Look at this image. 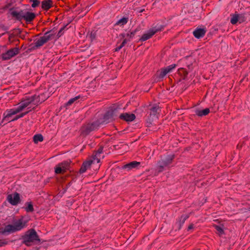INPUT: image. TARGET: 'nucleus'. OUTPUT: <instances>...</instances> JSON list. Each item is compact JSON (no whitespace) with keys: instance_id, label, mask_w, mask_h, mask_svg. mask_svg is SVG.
<instances>
[{"instance_id":"nucleus-1","label":"nucleus","mask_w":250,"mask_h":250,"mask_svg":"<svg viewBox=\"0 0 250 250\" xmlns=\"http://www.w3.org/2000/svg\"><path fill=\"white\" fill-rule=\"evenodd\" d=\"M34 101L33 96L21 101L17 108L7 110L4 113V118L6 119L10 117L12 115H15L23 110L26 108H27V111L29 112L32 109L34 108Z\"/></svg>"},{"instance_id":"nucleus-2","label":"nucleus","mask_w":250,"mask_h":250,"mask_svg":"<svg viewBox=\"0 0 250 250\" xmlns=\"http://www.w3.org/2000/svg\"><path fill=\"white\" fill-rule=\"evenodd\" d=\"M26 221L22 218L14 222L13 225H8L4 228H0V233L2 234H8L21 230L26 226Z\"/></svg>"},{"instance_id":"nucleus-3","label":"nucleus","mask_w":250,"mask_h":250,"mask_svg":"<svg viewBox=\"0 0 250 250\" xmlns=\"http://www.w3.org/2000/svg\"><path fill=\"white\" fill-rule=\"evenodd\" d=\"M22 240L23 243L27 246L32 245L35 241H40L39 236L33 229H31L26 232L23 236Z\"/></svg>"},{"instance_id":"nucleus-4","label":"nucleus","mask_w":250,"mask_h":250,"mask_svg":"<svg viewBox=\"0 0 250 250\" xmlns=\"http://www.w3.org/2000/svg\"><path fill=\"white\" fill-rule=\"evenodd\" d=\"M185 61L187 67L188 68V71L185 68H180L178 70V73L180 75H183L185 76L188 74V71H190L193 69V63H195L194 59L191 57H186L185 59Z\"/></svg>"},{"instance_id":"nucleus-5","label":"nucleus","mask_w":250,"mask_h":250,"mask_svg":"<svg viewBox=\"0 0 250 250\" xmlns=\"http://www.w3.org/2000/svg\"><path fill=\"white\" fill-rule=\"evenodd\" d=\"M53 36V34L51 31L46 32L42 37H41L35 42L34 48H38L42 46L51 40Z\"/></svg>"},{"instance_id":"nucleus-6","label":"nucleus","mask_w":250,"mask_h":250,"mask_svg":"<svg viewBox=\"0 0 250 250\" xmlns=\"http://www.w3.org/2000/svg\"><path fill=\"white\" fill-rule=\"evenodd\" d=\"M117 115L115 114V110H110L107 111L104 116L102 119H100L98 121H97L99 125L101 124H106L111 121H112L116 117H117Z\"/></svg>"},{"instance_id":"nucleus-7","label":"nucleus","mask_w":250,"mask_h":250,"mask_svg":"<svg viewBox=\"0 0 250 250\" xmlns=\"http://www.w3.org/2000/svg\"><path fill=\"white\" fill-rule=\"evenodd\" d=\"M173 159V156H168L167 158L162 159L158 163L157 168L159 172L162 171L165 167L168 166Z\"/></svg>"},{"instance_id":"nucleus-8","label":"nucleus","mask_w":250,"mask_h":250,"mask_svg":"<svg viewBox=\"0 0 250 250\" xmlns=\"http://www.w3.org/2000/svg\"><path fill=\"white\" fill-rule=\"evenodd\" d=\"M99 126V125L97 122L85 125L82 127L81 134L83 136H86L91 131L96 129Z\"/></svg>"},{"instance_id":"nucleus-9","label":"nucleus","mask_w":250,"mask_h":250,"mask_svg":"<svg viewBox=\"0 0 250 250\" xmlns=\"http://www.w3.org/2000/svg\"><path fill=\"white\" fill-rule=\"evenodd\" d=\"M162 28V26H160V27H155L149 29L146 33L143 35L141 38V40L142 41H146L147 40L150 38L155 33L159 31H161Z\"/></svg>"},{"instance_id":"nucleus-10","label":"nucleus","mask_w":250,"mask_h":250,"mask_svg":"<svg viewBox=\"0 0 250 250\" xmlns=\"http://www.w3.org/2000/svg\"><path fill=\"white\" fill-rule=\"evenodd\" d=\"M19 50L18 48H13L3 53L1 55L3 60H8L19 53Z\"/></svg>"},{"instance_id":"nucleus-11","label":"nucleus","mask_w":250,"mask_h":250,"mask_svg":"<svg viewBox=\"0 0 250 250\" xmlns=\"http://www.w3.org/2000/svg\"><path fill=\"white\" fill-rule=\"evenodd\" d=\"M92 161L93 159H91L88 161L84 162L80 170V173H84L90 166L95 168L97 170V169H96V167L97 164L96 163H93Z\"/></svg>"},{"instance_id":"nucleus-12","label":"nucleus","mask_w":250,"mask_h":250,"mask_svg":"<svg viewBox=\"0 0 250 250\" xmlns=\"http://www.w3.org/2000/svg\"><path fill=\"white\" fill-rule=\"evenodd\" d=\"M7 199L12 205H17L20 202V195L18 193L8 195Z\"/></svg>"},{"instance_id":"nucleus-13","label":"nucleus","mask_w":250,"mask_h":250,"mask_svg":"<svg viewBox=\"0 0 250 250\" xmlns=\"http://www.w3.org/2000/svg\"><path fill=\"white\" fill-rule=\"evenodd\" d=\"M24 11L11 9L10 14L18 20H21L23 19Z\"/></svg>"},{"instance_id":"nucleus-14","label":"nucleus","mask_w":250,"mask_h":250,"mask_svg":"<svg viewBox=\"0 0 250 250\" xmlns=\"http://www.w3.org/2000/svg\"><path fill=\"white\" fill-rule=\"evenodd\" d=\"M102 152L103 149L102 148H99L92 158L93 159V163H96L97 164L96 169H99L100 167V165L99 164V163L101 157V154Z\"/></svg>"},{"instance_id":"nucleus-15","label":"nucleus","mask_w":250,"mask_h":250,"mask_svg":"<svg viewBox=\"0 0 250 250\" xmlns=\"http://www.w3.org/2000/svg\"><path fill=\"white\" fill-rule=\"evenodd\" d=\"M119 117L120 119L126 122H131L135 119V115L132 113H125L121 114Z\"/></svg>"},{"instance_id":"nucleus-16","label":"nucleus","mask_w":250,"mask_h":250,"mask_svg":"<svg viewBox=\"0 0 250 250\" xmlns=\"http://www.w3.org/2000/svg\"><path fill=\"white\" fill-rule=\"evenodd\" d=\"M33 97L34 98V100L35 101L34 105L38 104L43 102L47 98L44 94H41L39 95H35L33 96Z\"/></svg>"},{"instance_id":"nucleus-17","label":"nucleus","mask_w":250,"mask_h":250,"mask_svg":"<svg viewBox=\"0 0 250 250\" xmlns=\"http://www.w3.org/2000/svg\"><path fill=\"white\" fill-rule=\"evenodd\" d=\"M140 164V162L136 161H132L127 164L124 165L123 167V169H126L129 170L132 168L137 167Z\"/></svg>"},{"instance_id":"nucleus-18","label":"nucleus","mask_w":250,"mask_h":250,"mask_svg":"<svg viewBox=\"0 0 250 250\" xmlns=\"http://www.w3.org/2000/svg\"><path fill=\"white\" fill-rule=\"evenodd\" d=\"M53 2L52 0H44L42 2V8L44 10H48L52 7Z\"/></svg>"},{"instance_id":"nucleus-19","label":"nucleus","mask_w":250,"mask_h":250,"mask_svg":"<svg viewBox=\"0 0 250 250\" xmlns=\"http://www.w3.org/2000/svg\"><path fill=\"white\" fill-rule=\"evenodd\" d=\"M35 18V14L32 12H29L24 11L23 19L27 22L31 21Z\"/></svg>"},{"instance_id":"nucleus-20","label":"nucleus","mask_w":250,"mask_h":250,"mask_svg":"<svg viewBox=\"0 0 250 250\" xmlns=\"http://www.w3.org/2000/svg\"><path fill=\"white\" fill-rule=\"evenodd\" d=\"M205 30L204 29H196L193 32V35L195 38L199 39L201 37H203L205 35Z\"/></svg>"},{"instance_id":"nucleus-21","label":"nucleus","mask_w":250,"mask_h":250,"mask_svg":"<svg viewBox=\"0 0 250 250\" xmlns=\"http://www.w3.org/2000/svg\"><path fill=\"white\" fill-rule=\"evenodd\" d=\"M209 112V108H206L203 110H196L195 111V113L198 116H203L207 115L208 114Z\"/></svg>"},{"instance_id":"nucleus-22","label":"nucleus","mask_w":250,"mask_h":250,"mask_svg":"<svg viewBox=\"0 0 250 250\" xmlns=\"http://www.w3.org/2000/svg\"><path fill=\"white\" fill-rule=\"evenodd\" d=\"M128 21V19L127 18H122L119 20L115 23V25H120V26H123Z\"/></svg>"},{"instance_id":"nucleus-23","label":"nucleus","mask_w":250,"mask_h":250,"mask_svg":"<svg viewBox=\"0 0 250 250\" xmlns=\"http://www.w3.org/2000/svg\"><path fill=\"white\" fill-rule=\"evenodd\" d=\"M240 16L238 14L233 15L230 19V22L232 24H235L238 21H240V22H241V21H240Z\"/></svg>"},{"instance_id":"nucleus-24","label":"nucleus","mask_w":250,"mask_h":250,"mask_svg":"<svg viewBox=\"0 0 250 250\" xmlns=\"http://www.w3.org/2000/svg\"><path fill=\"white\" fill-rule=\"evenodd\" d=\"M28 112H29V111H26V112H25L24 113H21L19 115H17L14 119H12L11 120H9V118L10 117H9L8 118H6V119H5L4 117L3 120H6L8 122H10L11 121H15V120H18L19 118H21L23 117L24 115H25ZM3 116H4V114H3Z\"/></svg>"},{"instance_id":"nucleus-25","label":"nucleus","mask_w":250,"mask_h":250,"mask_svg":"<svg viewBox=\"0 0 250 250\" xmlns=\"http://www.w3.org/2000/svg\"><path fill=\"white\" fill-rule=\"evenodd\" d=\"M159 110V108L157 106H153L152 108H150V116L156 117V118H157V117L156 116V115H157Z\"/></svg>"},{"instance_id":"nucleus-26","label":"nucleus","mask_w":250,"mask_h":250,"mask_svg":"<svg viewBox=\"0 0 250 250\" xmlns=\"http://www.w3.org/2000/svg\"><path fill=\"white\" fill-rule=\"evenodd\" d=\"M167 74H168V73L165 68H163L161 69V70L158 72V74L159 76V78H160V79L163 78L164 77H165L166 76V75Z\"/></svg>"},{"instance_id":"nucleus-27","label":"nucleus","mask_w":250,"mask_h":250,"mask_svg":"<svg viewBox=\"0 0 250 250\" xmlns=\"http://www.w3.org/2000/svg\"><path fill=\"white\" fill-rule=\"evenodd\" d=\"M188 216L187 214L183 215L179 218L178 223L180 226V228L185 223V221L188 218Z\"/></svg>"},{"instance_id":"nucleus-28","label":"nucleus","mask_w":250,"mask_h":250,"mask_svg":"<svg viewBox=\"0 0 250 250\" xmlns=\"http://www.w3.org/2000/svg\"><path fill=\"white\" fill-rule=\"evenodd\" d=\"M33 140L35 143H38L43 141V137L41 134H37L34 136Z\"/></svg>"},{"instance_id":"nucleus-29","label":"nucleus","mask_w":250,"mask_h":250,"mask_svg":"<svg viewBox=\"0 0 250 250\" xmlns=\"http://www.w3.org/2000/svg\"><path fill=\"white\" fill-rule=\"evenodd\" d=\"M135 33L133 32H129L123 35V36L125 38V39H127L129 41L131 38H132L134 36Z\"/></svg>"},{"instance_id":"nucleus-30","label":"nucleus","mask_w":250,"mask_h":250,"mask_svg":"<svg viewBox=\"0 0 250 250\" xmlns=\"http://www.w3.org/2000/svg\"><path fill=\"white\" fill-rule=\"evenodd\" d=\"M62 169L65 171L69 167V163L67 162H63L59 164Z\"/></svg>"},{"instance_id":"nucleus-31","label":"nucleus","mask_w":250,"mask_h":250,"mask_svg":"<svg viewBox=\"0 0 250 250\" xmlns=\"http://www.w3.org/2000/svg\"><path fill=\"white\" fill-rule=\"evenodd\" d=\"M25 210L28 212L33 211L34 208L31 203H27V207L25 208Z\"/></svg>"},{"instance_id":"nucleus-32","label":"nucleus","mask_w":250,"mask_h":250,"mask_svg":"<svg viewBox=\"0 0 250 250\" xmlns=\"http://www.w3.org/2000/svg\"><path fill=\"white\" fill-rule=\"evenodd\" d=\"M176 65L175 64H172L170 65H168L166 67V69L167 71V73H169L171 72L174 68H175Z\"/></svg>"},{"instance_id":"nucleus-33","label":"nucleus","mask_w":250,"mask_h":250,"mask_svg":"<svg viewBox=\"0 0 250 250\" xmlns=\"http://www.w3.org/2000/svg\"><path fill=\"white\" fill-rule=\"evenodd\" d=\"M80 98L79 96L70 99L66 103V105H70Z\"/></svg>"},{"instance_id":"nucleus-34","label":"nucleus","mask_w":250,"mask_h":250,"mask_svg":"<svg viewBox=\"0 0 250 250\" xmlns=\"http://www.w3.org/2000/svg\"><path fill=\"white\" fill-rule=\"evenodd\" d=\"M128 42V40H127V39H125L124 40V41H123L122 44L119 46H118V47H117L115 49V51H119L125 45V44H126Z\"/></svg>"},{"instance_id":"nucleus-35","label":"nucleus","mask_w":250,"mask_h":250,"mask_svg":"<svg viewBox=\"0 0 250 250\" xmlns=\"http://www.w3.org/2000/svg\"><path fill=\"white\" fill-rule=\"evenodd\" d=\"M55 171L57 174L61 173L64 172V171L59 164L56 166Z\"/></svg>"},{"instance_id":"nucleus-36","label":"nucleus","mask_w":250,"mask_h":250,"mask_svg":"<svg viewBox=\"0 0 250 250\" xmlns=\"http://www.w3.org/2000/svg\"><path fill=\"white\" fill-rule=\"evenodd\" d=\"M215 228L219 235L223 234L224 231L222 227L219 226H215Z\"/></svg>"},{"instance_id":"nucleus-37","label":"nucleus","mask_w":250,"mask_h":250,"mask_svg":"<svg viewBox=\"0 0 250 250\" xmlns=\"http://www.w3.org/2000/svg\"><path fill=\"white\" fill-rule=\"evenodd\" d=\"M32 2V7H36L40 3V1L38 0H30Z\"/></svg>"},{"instance_id":"nucleus-38","label":"nucleus","mask_w":250,"mask_h":250,"mask_svg":"<svg viewBox=\"0 0 250 250\" xmlns=\"http://www.w3.org/2000/svg\"><path fill=\"white\" fill-rule=\"evenodd\" d=\"M7 242L4 240H0V247L6 245Z\"/></svg>"},{"instance_id":"nucleus-39","label":"nucleus","mask_w":250,"mask_h":250,"mask_svg":"<svg viewBox=\"0 0 250 250\" xmlns=\"http://www.w3.org/2000/svg\"><path fill=\"white\" fill-rule=\"evenodd\" d=\"M193 228V225L191 224L188 227V230H190Z\"/></svg>"},{"instance_id":"nucleus-40","label":"nucleus","mask_w":250,"mask_h":250,"mask_svg":"<svg viewBox=\"0 0 250 250\" xmlns=\"http://www.w3.org/2000/svg\"><path fill=\"white\" fill-rule=\"evenodd\" d=\"M90 37H91V38L92 39H94L95 36H93V35L91 34V36H90Z\"/></svg>"}]
</instances>
